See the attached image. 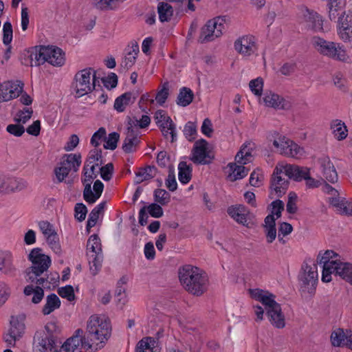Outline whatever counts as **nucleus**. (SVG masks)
<instances>
[{
  "label": "nucleus",
  "mask_w": 352,
  "mask_h": 352,
  "mask_svg": "<svg viewBox=\"0 0 352 352\" xmlns=\"http://www.w3.org/2000/svg\"><path fill=\"white\" fill-rule=\"evenodd\" d=\"M82 348L92 351L94 343L91 342L89 338L82 329H76L73 336L67 339L59 349V352H80Z\"/></svg>",
  "instance_id": "nucleus-12"
},
{
  "label": "nucleus",
  "mask_w": 352,
  "mask_h": 352,
  "mask_svg": "<svg viewBox=\"0 0 352 352\" xmlns=\"http://www.w3.org/2000/svg\"><path fill=\"white\" fill-rule=\"evenodd\" d=\"M58 294L60 297L67 299L69 302H74L76 300L75 289L70 285L59 287Z\"/></svg>",
  "instance_id": "nucleus-54"
},
{
  "label": "nucleus",
  "mask_w": 352,
  "mask_h": 352,
  "mask_svg": "<svg viewBox=\"0 0 352 352\" xmlns=\"http://www.w3.org/2000/svg\"><path fill=\"white\" fill-rule=\"evenodd\" d=\"M207 277L206 274L199 268L198 276L191 281L189 292L197 296L201 295L206 289Z\"/></svg>",
  "instance_id": "nucleus-33"
},
{
  "label": "nucleus",
  "mask_w": 352,
  "mask_h": 352,
  "mask_svg": "<svg viewBox=\"0 0 352 352\" xmlns=\"http://www.w3.org/2000/svg\"><path fill=\"white\" fill-rule=\"evenodd\" d=\"M327 1V7L329 9V14L331 17H335L337 12L340 10L345 2V0H326Z\"/></svg>",
  "instance_id": "nucleus-57"
},
{
  "label": "nucleus",
  "mask_w": 352,
  "mask_h": 352,
  "mask_svg": "<svg viewBox=\"0 0 352 352\" xmlns=\"http://www.w3.org/2000/svg\"><path fill=\"white\" fill-rule=\"evenodd\" d=\"M285 171L289 175V178L300 182L304 179L305 185L309 188H315L324 184V179L317 175L316 178L310 176V168L305 166H288L285 168Z\"/></svg>",
  "instance_id": "nucleus-10"
},
{
  "label": "nucleus",
  "mask_w": 352,
  "mask_h": 352,
  "mask_svg": "<svg viewBox=\"0 0 352 352\" xmlns=\"http://www.w3.org/2000/svg\"><path fill=\"white\" fill-rule=\"evenodd\" d=\"M292 230L293 227L290 223L286 222L280 223L278 227V234H276L278 241L283 244L285 243L287 240L285 237L291 234Z\"/></svg>",
  "instance_id": "nucleus-53"
},
{
  "label": "nucleus",
  "mask_w": 352,
  "mask_h": 352,
  "mask_svg": "<svg viewBox=\"0 0 352 352\" xmlns=\"http://www.w3.org/2000/svg\"><path fill=\"white\" fill-rule=\"evenodd\" d=\"M254 144L251 142L244 143L235 156L236 162L229 163L224 168L226 178L230 182H234L245 177L248 169L243 165L251 162L254 158Z\"/></svg>",
  "instance_id": "nucleus-3"
},
{
  "label": "nucleus",
  "mask_w": 352,
  "mask_h": 352,
  "mask_svg": "<svg viewBox=\"0 0 352 352\" xmlns=\"http://www.w3.org/2000/svg\"><path fill=\"white\" fill-rule=\"evenodd\" d=\"M23 63L32 67L43 64V46H36L25 50L23 53Z\"/></svg>",
  "instance_id": "nucleus-27"
},
{
  "label": "nucleus",
  "mask_w": 352,
  "mask_h": 352,
  "mask_svg": "<svg viewBox=\"0 0 352 352\" xmlns=\"http://www.w3.org/2000/svg\"><path fill=\"white\" fill-rule=\"evenodd\" d=\"M87 250L88 254L92 255H100L102 252L100 239L96 234L91 235L87 241Z\"/></svg>",
  "instance_id": "nucleus-45"
},
{
  "label": "nucleus",
  "mask_w": 352,
  "mask_h": 352,
  "mask_svg": "<svg viewBox=\"0 0 352 352\" xmlns=\"http://www.w3.org/2000/svg\"><path fill=\"white\" fill-rule=\"evenodd\" d=\"M43 332H36L34 337V352H59L56 339L45 337Z\"/></svg>",
  "instance_id": "nucleus-24"
},
{
  "label": "nucleus",
  "mask_w": 352,
  "mask_h": 352,
  "mask_svg": "<svg viewBox=\"0 0 352 352\" xmlns=\"http://www.w3.org/2000/svg\"><path fill=\"white\" fill-rule=\"evenodd\" d=\"M60 329L56 321L48 322L43 329L38 330L36 332H43L45 337L50 338H55L54 335L58 333Z\"/></svg>",
  "instance_id": "nucleus-50"
},
{
  "label": "nucleus",
  "mask_w": 352,
  "mask_h": 352,
  "mask_svg": "<svg viewBox=\"0 0 352 352\" xmlns=\"http://www.w3.org/2000/svg\"><path fill=\"white\" fill-rule=\"evenodd\" d=\"M46 242L50 249L57 255L62 254V248L58 234L52 238L47 239Z\"/></svg>",
  "instance_id": "nucleus-60"
},
{
  "label": "nucleus",
  "mask_w": 352,
  "mask_h": 352,
  "mask_svg": "<svg viewBox=\"0 0 352 352\" xmlns=\"http://www.w3.org/2000/svg\"><path fill=\"white\" fill-rule=\"evenodd\" d=\"M70 172L72 171L61 162L60 163V166L56 167L54 170L56 177L59 182H63Z\"/></svg>",
  "instance_id": "nucleus-64"
},
{
  "label": "nucleus",
  "mask_w": 352,
  "mask_h": 352,
  "mask_svg": "<svg viewBox=\"0 0 352 352\" xmlns=\"http://www.w3.org/2000/svg\"><path fill=\"white\" fill-rule=\"evenodd\" d=\"M270 142L272 144L275 151L282 155L299 160L306 155L303 146L280 133L276 131L272 133Z\"/></svg>",
  "instance_id": "nucleus-6"
},
{
  "label": "nucleus",
  "mask_w": 352,
  "mask_h": 352,
  "mask_svg": "<svg viewBox=\"0 0 352 352\" xmlns=\"http://www.w3.org/2000/svg\"><path fill=\"white\" fill-rule=\"evenodd\" d=\"M156 173V169L153 166H147L144 168H140L136 173L135 182L137 183H142L144 181L153 178Z\"/></svg>",
  "instance_id": "nucleus-48"
},
{
  "label": "nucleus",
  "mask_w": 352,
  "mask_h": 352,
  "mask_svg": "<svg viewBox=\"0 0 352 352\" xmlns=\"http://www.w3.org/2000/svg\"><path fill=\"white\" fill-rule=\"evenodd\" d=\"M299 23L314 32H323L324 20L321 15L307 8H302L298 13Z\"/></svg>",
  "instance_id": "nucleus-15"
},
{
  "label": "nucleus",
  "mask_w": 352,
  "mask_h": 352,
  "mask_svg": "<svg viewBox=\"0 0 352 352\" xmlns=\"http://www.w3.org/2000/svg\"><path fill=\"white\" fill-rule=\"evenodd\" d=\"M60 162L71 171L76 172L80 166L82 157L80 153L65 154L63 156Z\"/></svg>",
  "instance_id": "nucleus-37"
},
{
  "label": "nucleus",
  "mask_w": 352,
  "mask_h": 352,
  "mask_svg": "<svg viewBox=\"0 0 352 352\" xmlns=\"http://www.w3.org/2000/svg\"><path fill=\"white\" fill-rule=\"evenodd\" d=\"M317 265L318 264H303L298 274L301 290L311 295L315 292L318 282Z\"/></svg>",
  "instance_id": "nucleus-11"
},
{
  "label": "nucleus",
  "mask_w": 352,
  "mask_h": 352,
  "mask_svg": "<svg viewBox=\"0 0 352 352\" xmlns=\"http://www.w3.org/2000/svg\"><path fill=\"white\" fill-rule=\"evenodd\" d=\"M330 204L340 214L352 215V200L342 196L329 197Z\"/></svg>",
  "instance_id": "nucleus-32"
},
{
  "label": "nucleus",
  "mask_w": 352,
  "mask_h": 352,
  "mask_svg": "<svg viewBox=\"0 0 352 352\" xmlns=\"http://www.w3.org/2000/svg\"><path fill=\"white\" fill-rule=\"evenodd\" d=\"M264 175L262 170L256 168L250 175V184L253 186H260L263 184Z\"/></svg>",
  "instance_id": "nucleus-58"
},
{
  "label": "nucleus",
  "mask_w": 352,
  "mask_h": 352,
  "mask_svg": "<svg viewBox=\"0 0 352 352\" xmlns=\"http://www.w3.org/2000/svg\"><path fill=\"white\" fill-rule=\"evenodd\" d=\"M28 260L31 262L30 271L27 273L26 280L41 285L43 283V278H37L44 272L47 271L51 265V258L49 256L43 252L39 248H33L28 254Z\"/></svg>",
  "instance_id": "nucleus-7"
},
{
  "label": "nucleus",
  "mask_w": 352,
  "mask_h": 352,
  "mask_svg": "<svg viewBox=\"0 0 352 352\" xmlns=\"http://www.w3.org/2000/svg\"><path fill=\"white\" fill-rule=\"evenodd\" d=\"M150 122L151 119L149 116L147 115H143L140 120L136 118H130L128 122V127H131L133 129L136 128L137 131H139L140 129L147 127Z\"/></svg>",
  "instance_id": "nucleus-51"
},
{
  "label": "nucleus",
  "mask_w": 352,
  "mask_h": 352,
  "mask_svg": "<svg viewBox=\"0 0 352 352\" xmlns=\"http://www.w3.org/2000/svg\"><path fill=\"white\" fill-rule=\"evenodd\" d=\"M0 272L8 276H14L16 272L13 254L9 250L0 251Z\"/></svg>",
  "instance_id": "nucleus-26"
},
{
  "label": "nucleus",
  "mask_w": 352,
  "mask_h": 352,
  "mask_svg": "<svg viewBox=\"0 0 352 352\" xmlns=\"http://www.w3.org/2000/svg\"><path fill=\"white\" fill-rule=\"evenodd\" d=\"M248 292L252 298L261 302L265 306L272 325L277 328L285 327V316L280 305L275 301L274 296L272 294L258 288L250 289Z\"/></svg>",
  "instance_id": "nucleus-4"
},
{
  "label": "nucleus",
  "mask_w": 352,
  "mask_h": 352,
  "mask_svg": "<svg viewBox=\"0 0 352 352\" xmlns=\"http://www.w3.org/2000/svg\"><path fill=\"white\" fill-rule=\"evenodd\" d=\"M330 339L333 346H346L352 349V331L351 329H336L332 331Z\"/></svg>",
  "instance_id": "nucleus-25"
},
{
  "label": "nucleus",
  "mask_w": 352,
  "mask_h": 352,
  "mask_svg": "<svg viewBox=\"0 0 352 352\" xmlns=\"http://www.w3.org/2000/svg\"><path fill=\"white\" fill-rule=\"evenodd\" d=\"M158 126L161 129L162 132L165 136L170 135L172 137V140H174L175 129L172 120L169 117L166 118V120H164L162 124H160Z\"/></svg>",
  "instance_id": "nucleus-55"
},
{
  "label": "nucleus",
  "mask_w": 352,
  "mask_h": 352,
  "mask_svg": "<svg viewBox=\"0 0 352 352\" xmlns=\"http://www.w3.org/2000/svg\"><path fill=\"white\" fill-rule=\"evenodd\" d=\"M228 212L237 223L245 226H249L250 213L244 206L238 205L231 206L228 209Z\"/></svg>",
  "instance_id": "nucleus-29"
},
{
  "label": "nucleus",
  "mask_w": 352,
  "mask_h": 352,
  "mask_svg": "<svg viewBox=\"0 0 352 352\" xmlns=\"http://www.w3.org/2000/svg\"><path fill=\"white\" fill-rule=\"evenodd\" d=\"M94 6L100 10H116L122 0H92Z\"/></svg>",
  "instance_id": "nucleus-49"
},
{
  "label": "nucleus",
  "mask_w": 352,
  "mask_h": 352,
  "mask_svg": "<svg viewBox=\"0 0 352 352\" xmlns=\"http://www.w3.org/2000/svg\"><path fill=\"white\" fill-rule=\"evenodd\" d=\"M235 51L245 58L256 54L258 45L252 35H244L238 38L234 43Z\"/></svg>",
  "instance_id": "nucleus-20"
},
{
  "label": "nucleus",
  "mask_w": 352,
  "mask_h": 352,
  "mask_svg": "<svg viewBox=\"0 0 352 352\" xmlns=\"http://www.w3.org/2000/svg\"><path fill=\"white\" fill-rule=\"evenodd\" d=\"M103 188L104 185L99 180H96L94 184L93 189L94 192L91 190L90 187L87 188L86 186L84 191V198L85 201L90 204H94L96 202V200L101 196Z\"/></svg>",
  "instance_id": "nucleus-38"
},
{
  "label": "nucleus",
  "mask_w": 352,
  "mask_h": 352,
  "mask_svg": "<svg viewBox=\"0 0 352 352\" xmlns=\"http://www.w3.org/2000/svg\"><path fill=\"white\" fill-rule=\"evenodd\" d=\"M23 84L19 80H9L0 84V102L9 101L22 94Z\"/></svg>",
  "instance_id": "nucleus-21"
},
{
  "label": "nucleus",
  "mask_w": 352,
  "mask_h": 352,
  "mask_svg": "<svg viewBox=\"0 0 352 352\" xmlns=\"http://www.w3.org/2000/svg\"><path fill=\"white\" fill-rule=\"evenodd\" d=\"M345 6L346 1L340 8L341 11L337 12L338 14H336L335 17H331L329 14V16L331 21L338 20L337 34L339 38L344 42H350L352 40V28L348 17L345 14Z\"/></svg>",
  "instance_id": "nucleus-19"
},
{
  "label": "nucleus",
  "mask_w": 352,
  "mask_h": 352,
  "mask_svg": "<svg viewBox=\"0 0 352 352\" xmlns=\"http://www.w3.org/2000/svg\"><path fill=\"white\" fill-rule=\"evenodd\" d=\"M139 52L140 47L137 43H133L129 47L123 60V64L125 67L130 68L135 64Z\"/></svg>",
  "instance_id": "nucleus-42"
},
{
  "label": "nucleus",
  "mask_w": 352,
  "mask_h": 352,
  "mask_svg": "<svg viewBox=\"0 0 352 352\" xmlns=\"http://www.w3.org/2000/svg\"><path fill=\"white\" fill-rule=\"evenodd\" d=\"M37 225L45 240L57 234L54 226L47 221H40Z\"/></svg>",
  "instance_id": "nucleus-47"
},
{
  "label": "nucleus",
  "mask_w": 352,
  "mask_h": 352,
  "mask_svg": "<svg viewBox=\"0 0 352 352\" xmlns=\"http://www.w3.org/2000/svg\"><path fill=\"white\" fill-rule=\"evenodd\" d=\"M126 283L124 278L120 279L117 285V287L115 292L116 297V304L119 309H122L123 306L127 302V296L126 295V288L124 287V284Z\"/></svg>",
  "instance_id": "nucleus-43"
},
{
  "label": "nucleus",
  "mask_w": 352,
  "mask_h": 352,
  "mask_svg": "<svg viewBox=\"0 0 352 352\" xmlns=\"http://www.w3.org/2000/svg\"><path fill=\"white\" fill-rule=\"evenodd\" d=\"M61 305L59 297L55 294H51L47 295L45 298V305L42 309V313L43 315H50L55 310L60 308Z\"/></svg>",
  "instance_id": "nucleus-40"
},
{
  "label": "nucleus",
  "mask_w": 352,
  "mask_h": 352,
  "mask_svg": "<svg viewBox=\"0 0 352 352\" xmlns=\"http://www.w3.org/2000/svg\"><path fill=\"white\" fill-rule=\"evenodd\" d=\"M317 166L322 176L328 182L335 184L338 181L336 168L328 155H322L317 160Z\"/></svg>",
  "instance_id": "nucleus-22"
},
{
  "label": "nucleus",
  "mask_w": 352,
  "mask_h": 352,
  "mask_svg": "<svg viewBox=\"0 0 352 352\" xmlns=\"http://www.w3.org/2000/svg\"><path fill=\"white\" fill-rule=\"evenodd\" d=\"M198 267L192 265H185L179 269V278L182 285L189 292L191 281L198 276Z\"/></svg>",
  "instance_id": "nucleus-30"
},
{
  "label": "nucleus",
  "mask_w": 352,
  "mask_h": 352,
  "mask_svg": "<svg viewBox=\"0 0 352 352\" xmlns=\"http://www.w3.org/2000/svg\"><path fill=\"white\" fill-rule=\"evenodd\" d=\"M193 95L190 89L183 88L177 97V104L182 107L188 106L192 100Z\"/></svg>",
  "instance_id": "nucleus-52"
},
{
  "label": "nucleus",
  "mask_w": 352,
  "mask_h": 352,
  "mask_svg": "<svg viewBox=\"0 0 352 352\" xmlns=\"http://www.w3.org/2000/svg\"><path fill=\"white\" fill-rule=\"evenodd\" d=\"M226 20L222 17L214 18L207 22L202 28L200 38L208 42L220 37L225 30Z\"/></svg>",
  "instance_id": "nucleus-16"
},
{
  "label": "nucleus",
  "mask_w": 352,
  "mask_h": 352,
  "mask_svg": "<svg viewBox=\"0 0 352 352\" xmlns=\"http://www.w3.org/2000/svg\"><path fill=\"white\" fill-rule=\"evenodd\" d=\"M316 262L322 268L321 280L323 283H330L332 276L335 275L352 285V263L344 261L342 256L336 251H320Z\"/></svg>",
  "instance_id": "nucleus-1"
},
{
  "label": "nucleus",
  "mask_w": 352,
  "mask_h": 352,
  "mask_svg": "<svg viewBox=\"0 0 352 352\" xmlns=\"http://www.w3.org/2000/svg\"><path fill=\"white\" fill-rule=\"evenodd\" d=\"M192 177V168L186 162H181L178 165V179L180 183L186 184Z\"/></svg>",
  "instance_id": "nucleus-44"
},
{
  "label": "nucleus",
  "mask_w": 352,
  "mask_h": 352,
  "mask_svg": "<svg viewBox=\"0 0 352 352\" xmlns=\"http://www.w3.org/2000/svg\"><path fill=\"white\" fill-rule=\"evenodd\" d=\"M87 338L96 342L94 349L102 348L111 337V325L110 320L103 314H93L88 318L86 324Z\"/></svg>",
  "instance_id": "nucleus-2"
},
{
  "label": "nucleus",
  "mask_w": 352,
  "mask_h": 352,
  "mask_svg": "<svg viewBox=\"0 0 352 352\" xmlns=\"http://www.w3.org/2000/svg\"><path fill=\"white\" fill-rule=\"evenodd\" d=\"M135 100V96L133 94L124 93L115 100L114 109L118 112H123L128 106L134 103Z\"/></svg>",
  "instance_id": "nucleus-39"
},
{
  "label": "nucleus",
  "mask_w": 352,
  "mask_h": 352,
  "mask_svg": "<svg viewBox=\"0 0 352 352\" xmlns=\"http://www.w3.org/2000/svg\"><path fill=\"white\" fill-rule=\"evenodd\" d=\"M263 80L262 78H256L255 79L252 80L249 83V87L255 96H261V94L263 89Z\"/></svg>",
  "instance_id": "nucleus-56"
},
{
  "label": "nucleus",
  "mask_w": 352,
  "mask_h": 352,
  "mask_svg": "<svg viewBox=\"0 0 352 352\" xmlns=\"http://www.w3.org/2000/svg\"><path fill=\"white\" fill-rule=\"evenodd\" d=\"M28 186L27 182L22 178L8 177L6 194L20 192Z\"/></svg>",
  "instance_id": "nucleus-41"
},
{
  "label": "nucleus",
  "mask_w": 352,
  "mask_h": 352,
  "mask_svg": "<svg viewBox=\"0 0 352 352\" xmlns=\"http://www.w3.org/2000/svg\"><path fill=\"white\" fill-rule=\"evenodd\" d=\"M212 159V147L209 143L204 139L197 140L192 151V161L197 164H208Z\"/></svg>",
  "instance_id": "nucleus-18"
},
{
  "label": "nucleus",
  "mask_w": 352,
  "mask_h": 352,
  "mask_svg": "<svg viewBox=\"0 0 352 352\" xmlns=\"http://www.w3.org/2000/svg\"><path fill=\"white\" fill-rule=\"evenodd\" d=\"M136 352H159L157 340L152 337L143 338L137 344Z\"/></svg>",
  "instance_id": "nucleus-36"
},
{
  "label": "nucleus",
  "mask_w": 352,
  "mask_h": 352,
  "mask_svg": "<svg viewBox=\"0 0 352 352\" xmlns=\"http://www.w3.org/2000/svg\"><path fill=\"white\" fill-rule=\"evenodd\" d=\"M82 348L92 351L94 343L91 342L89 338L82 329H76L73 336L67 339L59 349V352H80Z\"/></svg>",
  "instance_id": "nucleus-13"
},
{
  "label": "nucleus",
  "mask_w": 352,
  "mask_h": 352,
  "mask_svg": "<svg viewBox=\"0 0 352 352\" xmlns=\"http://www.w3.org/2000/svg\"><path fill=\"white\" fill-rule=\"evenodd\" d=\"M43 56L44 63L47 62L55 67H61L65 62V55L63 51L53 45L43 46Z\"/></svg>",
  "instance_id": "nucleus-23"
},
{
  "label": "nucleus",
  "mask_w": 352,
  "mask_h": 352,
  "mask_svg": "<svg viewBox=\"0 0 352 352\" xmlns=\"http://www.w3.org/2000/svg\"><path fill=\"white\" fill-rule=\"evenodd\" d=\"M259 102L267 107L276 109H284L285 107V102L283 98L271 91H266L263 96L260 98Z\"/></svg>",
  "instance_id": "nucleus-28"
},
{
  "label": "nucleus",
  "mask_w": 352,
  "mask_h": 352,
  "mask_svg": "<svg viewBox=\"0 0 352 352\" xmlns=\"http://www.w3.org/2000/svg\"><path fill=\"white\" fill-rule=\"evenodd\" d=\"M313 47L320 54L342 63L351 62V58L346 48L340 43L327 41L319 36L311 40Z\"/></svg>",
  "instance_id": "nucleus-5"
},
{
  "label": "nucleus",
  "mask_w": 352,
  "mask_h": 352,
  "mask_svg": "<svg viewBox=\"0 0 352 352\" xmlns=\"http://www.w3.org/2000/svg\"><path fill=\"white\" fill-rule=\"evenodd\" d=\"M98 82L94 69L86 68L79 71L75 76L74 89L77 96L81 97L92 91Z\"/></svg>",
  "instance_id": "nucleus-9"
},
{
  "label": "nucleus",
  "mask_w": 352,
  "mask_h": 352,
  "mask_svg": "<svg viewBox=\"0 0 352 352\" xmlns=\"http://www.w3.org/2000/svg\"><path fill=\"white\" fill-rule=\"evenodd\" d=\"M25 316L19 314L12 316L10 319V328L9 332L5 336V341L11 346L15 344L16 341L20 340L25 333Z\"/></svg>",
  "instance_id": "nucleus-17"
},
{
  "label": "nucleus",
  "mask_w": 352,
  "mask_h": 352,
  "mask_svg": "<svg viewBox=\"0 0 352 352\" xmlns=\"http://www.w3.org/2000/svg\"><path fill=\"white\" fill-rule=\"evenodd\" d=\"M288 166L294 165L280 163L276 166L271 183L270 195L272 198L281 197L285 193L288 187V181L282 175H285L289 177V175L285 171V168Z\"/></svg>",
  "instance_id": "nucleus-14"
},
{
  "label": "nucleus",
  "mask_w": 352,
  "mask_h": 352,
  "mask_svg": "<svg viewBox=\"0 0 352 352\" xmlns=\"http://www.w3.org/2000/svg\"><path fill=\"white\" fill-rule=\"evenodd\" d=\"M32 114V111L30 108L24 107L23 110L16 113L14 119L19 123L25 124L30 119Z\"/></svg>",
  "instance_id": "nucleus-62"
},
{
  "label": "nucleus",
  "mask_w": 352,
  "mask_h": 352,
  "mask_svg": "<svg viewBox=\"0 0 352 352\" xmlns=\"http://www.w3.org/2000/svg\"><path fill=\"white\" fill-rule=\"evenodd\" d=\"M331 133L338 141L345 140L348 135V129L345 123L340 120H335L331 123Z\"/></svg>",
  "instance_id": "nucleus-35"
},
{
  "label": "nucleus",
  "mask_w": 352,
  "mask_h": 352,
  "mask_svg": "<svg viewBox=\"0 0 352 352\" xmlns=\"http://www.w3.org/2000/svg\"><path fill=\"white\" fill-rule=\"evenodd\" d=\"M11 294L10 287L4 281L0 280V307L8 300Z\"/></svg>",
  "instance_id": "nucleus-59"
},
{
  "label": "nucleus",
  "mask_w": 352,
  "mask_h": 352,
  "mask_svg": "<svg viewBox=\"0 0 352 352\" xmlns=\"http://www.w3.org/2000/svg\"><path fill=\"white\" fill-rule=\"evenodd\" d=\"M297 199L298 196L294 192H290L288 195V201L287 203L286 209L287 212L294 214L297 210Z\"/></svg>",
  "instance_id": "nucleus-63"
},
{
  "label": "nucleus",
  "mask_w": 352,
  "mask_h": 352,
  "mask_svg": "<svg viewBox=\"0 0 352 352\" xmlns=\"http://www.w3.org/2000/svg\"><path fill=\"white\" fill-rule=\"evenodd\" d=\"M96 172H97V168L95 167L94 164H91L90 166L85 164L84 167V182L85 183H87V186L90 187V184L95 177Z\"/></svg>",
  "instance_id": "nucleus-61"
},
{
  "label": "nucleus",
  "mask_w": 352,
  "mask_h": 352,
  "mask_svg": "<svg viewBox=\"0 0 352 352\" xmlns=\"http://www.w3.org/2000/svg\"><path fill=\"white\" fill-rule=\"evenodd\" d=\"M283 208L284 204L279 199L270 204V213L265 218L263 223L264 233L268 243H272L276 239V221L280 217Z\"/></svg>",
  "instance_id": "nucleus-8"
},
{
  "label": "nucleus",
  "mask_w": 352,
  "mask_h": 352,
  "mask_svg": "<svg viewBox=\"0 0 352 352\" xmlns=\"http://www.w3.org/2000/svg\"><path fill=\"white\" fill-rule=\"evenodd\" d=\"M140 142V131L137 129L127 126L126 138L123 144L124 151L131 153L134 151Z\"/></svg>",
  "instance_id": "nucleus-31"
},
{
  "label": "nucleus",
  "mask_w": 352,
  "mask_h": 352,
  "mask_svg": "<svg viewBox=\"0 0 352 352\" xmlns=\"http://www.w3.org/2000/svg\"><path fill=\"white\" fill-rule=\"evenodd\" d=\"M160 20L162 22L169 21L173 14V9L168 3L160 2L157 7Z\"/></svg>",
  "instance_id": "nucleus-46"
},
{
  "label": "nucleus",
  "mask_w": 352,
  "mask_h": 352,
  "mask_svg": "<svg viewBox=\"0 0 352 352\" xmlns=\"http://www.w3.org/2000/svg\"><path fill=\"white\" fill-rule=\"evenodd\" d=\"M23 293L34 304L39 303L44 297L43 289L38 285H34L32 284L25 286Z\"/></svg>",
  "instance_id": "nucleus-34"
}]
</instances>
